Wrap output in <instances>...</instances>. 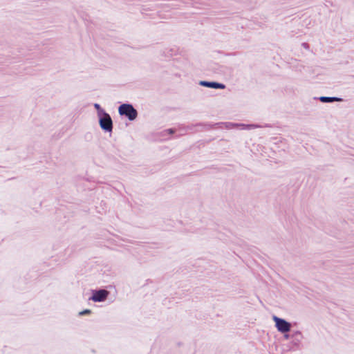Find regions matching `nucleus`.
Here are the masks:
<instances>
[{
  "mask_svg": "<svg viewBox=\"0 0 354 354\" xmlns=\"http://www.w3.org/2000/svg\"><path fill=\"white\" fill-rule=\"evenodd\" d=\"M320 100L323 102H330L333 101H339V99L335 97H322Z\"/></svg>",
  "mask_w": 354,
  "mask_h": 354,
  "instance_id": "obj_6",
  "label": "nucleus"
},
{
  "mask_svg": "<svg viewBox=\"0 0 354 354\" xmlns=\"http://www.w3.org/2000/svg\"><path fill=\"white\" fill-rule=\"evenodd\" d=\"M272 319L275 322V326L279 332L287 333L290 330L291 325L289 322L276 316H273Z\"/></svg>",
  "mask_w": 354,
  "mask_h": 354,
  "instance_id": "obj_2",
  "label": "nucleus"
},
{
  "mask_svg": "<svg viewBox=\"0 0 354 354\" xmlns=\"http://www.w3.org/2000/svg\"><path fill=\"white\" fill-rule=\"evenodd\" d=\"M90 313H91V310L87 309V310H84L80 312V315H86V314H90Z\"/></svg>",
  "mask_w": 354,
  "mask_h": 354,
  "instance_id": "obj_8",
  "label": "nucleus"
},
{
  "mask_svg": "<svg viewBox=\"0 0 354 354\" xmlns=\"http://www.w3.org/2000/svg\"><path fill=\"white\" fill-rule=\"evenodd\" d=\"M201 84L207 86V87L214 88H225L224 84L216 83V82H201Z\"/></svg>",
  "mask_w": 354,
  "mask_h": 354,
  "instance_id": "obj_5",
  "label": "nucleus"
},
{
  "mask_svg": "<svg viewBox=\"0 0 354 354\" xmlns=\"http://www.w3.org/2000/svg\"><path fill=\"white\" fill-rule=\"evenodd\" d=\"M108 295L109 292L106 290L95 291L91 297V299L94 301H102L106 299Z\"/></svg>",
  "mask_w": 354,
  "mask_h": 354,
  "instance_id": "obj_4",
  "label": "nucleus"
},
{
  "mask_svg": "<svg viewBox=\"0 0 354 354\" xmlns=\"http://www.w3.org/2000/svg\"><path fill=\"white\" fill-rule=\"evenodd\" d=\"M119 113L126 115L129 120H133L137 118L138 112L131 104H123L119 106Z\"/></svg>",
  "mask_w": 354,
  "mask_h": 354,
  "instance_id": "obj_1",
  "label": "nucleus"
},
{
  "mask_svg": "<svg viewBox=\"0 0 354 354\" xmlns=\"http://www.w3.org/2000/svg\"><path fill=\"white\" fill-rule=\"evenodd\" d=\"M236 126L241 127L242 129H249L257 127V126H255L254 124L246 125V124H236Z\"/></svg>",
  "mask_w": 354,
  "mask_h": 354,
  "instance_id": "obj_7",
  "label": "nucleus"
},
{
  "mask_svg": "<svg viewBox=\"0 0 354 354\" xmlns=\"http://www.w3.org/2000/svg\"><path fill=\"white\" fill-rule=\"evenodd\" d=\"M94 106H95V108L96 109H99L100 108V105H99L98 104H95V105H94Z\"/></svg>",
  "mask_w": 354,
  "mask_h": 354,
  "instance_id": "obj_9",
  "label": "nucleus"
},
{
  "mask_svg": "<svg viewBox=\"0 0 354 354\" xmlns=\"http://www.w3.org/2000/svg\"><path fill=\"white\" fill-rule=\"evenodd\" d=\"M100 124L102 129L107 131H112V120L108 113H104V116L100 120Z\"/></svg>",
  "mask_w": 354,
  "mask_h": 354,
  "instance_id": "obj_3",
  "label": "nucleus"
}]
</instances>
